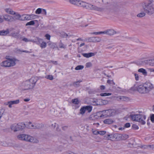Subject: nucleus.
<instances>
[{
  "mask_svg": "<svg viewBox=\"0 0 154 154\" xmlns=\"http://www.w3.org/2000/svg\"><path fill=\"white\" fill-rule=\"evenodd\" d=\"M38 80L36 77H33L29 80L23 82L21 85L22 89L23 90L32 89Z\"/></svg>",
  "mask_w": 154,
  "mask_h": 154,
  "instance_id": "obj_1",
  "label": "nucleus"
},
{
  "mask_svg": "<svg viewBox=\"0 0 154 154\" xmlns=\"http://www.w3.org/2000/svg\"><path fill=\"white\" fill-rule=\"evenodd\" d=\"M153 89L154 86L153 84L149 82H146L143 85H140L137 88L138 91L142 94H148Z\"/></svg>",
  "mask_w": 154,
  "mask_h": 154,
  "instance_id": "obj_2",
  "label": "nucleus"
},
{
  "mask_svg": "<svg viewBox=\"0 0 154 154\" xmlns=\"http://www.w3.org/2000/svg\"><path fill=\"white\" fill-rule=\"evenodd\" d=\"M142 8L144 12L149 15H151L154 13V7L152 1H150L146 3H143Z\"/></svg>",
  "mask_w": 154,
  "mask_h": 154,
  "instance_id": "obj_3",
  "label": "nucleus"
},
{
  "mask_svg": "<svg viewBox=\"0 0 154 154\" xmlns=\"http://www.w3.org/2000/svg\"><path fill=\"white\" fill-rule=\"evenodd\" d=\"M130 117L133 121H139L142 125L145 124L146 122L144 120L146 119V117L144 115L140 114L132 115H130Z\"/></svg>",
  "mask_w": 154,
  "mask_h": 154,
  "instance_id": "obj_4",
  "label": "nucleus"
},
{
  "mask_svg": "<svg viewBox=\"0 0 154 154\" xmlns=\"http://www.w3.org/2000/svg\"><path fill=\"white\" fill-rule=\"evenodd\" d=\"M6 60L0 63L1 66L4 67H7L15 66L17 62H15V60Z\"/></svg>",
  "mask_w": 154,
  "mask_h": 154,
  "instance_id": "obj_5",
  "label": "nucleus"
},
{
  "mask_svg": "<svg viewBox=\"0 0 154 154\" xmlns=\"http://www.w3.org/2000/svg\"><path fill=\"white\" fill-rule=\"evenodd\" d=\"M24 124L21 123L18 124H14L10 126V128L14 132H16L23 129L24 127Z\"/></svg>",
  "mask_w": 154,
  "mask_h": 154,
  "instance_id": "obj_6",
  "label": "nucleus"
},
{
  "mask_svg": "<svg viewBox=\"0 0 154 154\" xmlns=\"http://www.w3.org/2000/svg\"><path fill=\"white\" fill-rule=\"evenodd\" d=\"M115 111L113 109H109L102 112L103 118L110 116L115 114Z\"/></svg>",
  "mask_w": 154,
  "mask_h": 154,
  "instance_id": "obj_7",
  "label": "nucleus"
},
{
  "mask_svg": "<svg viewBox=\"0 0 154 154\" xmlns=\"http://www.w3.org/2000/svg\"><path fill=\"white\" fill-rule=\"evenodd\" d=\"M92 107L89 106H84L82 107L80 110L79 113L82 115H83L86 111H87L88 112H90L92 110Z\"/></svg>",
  "mask_w": 154,
  "mask_h": 154,
  "instance_id": "obj_8",
  "label": "nucleus"
},
{
  "mask_svg": "<svg viewBox=\"0 0 154 154\" xmlns=\"http://www.w3.org/2000/svg\"><path fill=\"white\" fill-rule=\"evenodd\" d=\"M35 40L36 41L37 44L39 45L41 48H45L47 46L46 43L43 41L42 39L38 37H36L35 38Z\"/></svg>",
  "mask_w": 154,
  "mask_h": 154,
  "instance_id": "obj_9",
  "label": "nucleus"
},
{
  "mask_svg": "<svg viewBox=\"0 0 154 154\" xmlns=\"http://www.w3.org/2000/svg\"><path fill=\"white\" fill-rule=\"evenodd\" d=\"M29 128L32 129H37L41 127V124L37 123H32L31 122H29L28 123Z\"/></svg>",
  "mask_w": 154,
  "mask_h": 154,
  "instance_id": "obj_10",
  "label": "nucleus"
},
{
  "mask_svg": "<svg viewBox=\"0 0 154 154\" xmlns=\"http://www.w3.org/2000/svg\"><path fill=\"white\" fill-rule=\"evenodd\" d=\"M88 9L99 11H102V9L101 8L95 5L90 4L89 5Z\"/></svg>",
  "mask_w": 154,
  "mask_h": 154,
  "instance_id": "obj_11",
  "label": "nucleus"
},
{
  "mask_svg": "<svg viewBox=\"0 0 154 154\" xmlns=\"http://www.w3.org/2000/svg\"><path fill=\"white\" fill-rule=\"evenodd\" d=\"M3 20L8 22L13 21V17L7 14L3 15Z\"/></svg>",
  "mask_w": 154,
  "mask_h": 154,
  "instance_id": "obj_12",
  "label": "nucleus"
},
{
  "mask_svg": "<svg viewBox=\"0 0 154 154\" xmlns=\"http://www.w3.org/2000/svg\"><path fill=\"white\" fill-rule=\"evenodd\" d=\"M20 100H15L8 101L7 103L5 104V105H8L9 107L10 108H11L12 107V105L18 104Z\"/></svg>",
  "mask_w": 154,
  "mask_h": 154,
  "instance_id": "obj_13",
  "label": "nucleus"
},
{
  "mask_svg": "<svg viewBox=\"0 0 154 154\" xmlns=\"http://www.w3.org/2000/svg\"><path fill=\"white\" fill-rule=\"evenodd\" d=\"M35 23L37 24V27H38L39 25V24L38 21L37 20H32L29 22L27 23L26 24V26H27L29 25H33Z\"/></svg>",
  "mask_w": 154,
  "mask_h": 154,
  "instance_id": "obj_14",
  "label": "nucleus"
},
{
  "mask_svg": "<svg viewBox=\"0 0 154 154\" xmlns=\"http://www.w3.org/2000/svg\"><path fill=\"white\" fill-rule=\"evenodd\" d=\"M89 4V3H86L85 2L80 1L78 6H80L88 9Z\"/></svg>",
  "mask_w": 154,
  "mask_h": 154,
  "instance_id": "obj_15",
  "label": "nucleus"
},
{
  "mask_svg": "<svg viewBox=\"0 0 154 154\" xmlns=\"http://www.w3.org/2000/svg\"><path fill=\"white\" fill-rule=\"evenodd\" d=\"M13 15H14V16L13 17V21L18 20H21V15H20L19 13L15 12V14Z\"/></svg>",
  "mask_w": 154,
  "mask_h": 154,
  "instance_id": "obj_16",
  "label": "nucleus"
},
{
  "mask_svg": "<svg viewBox=\"0 0 154 154\" xmlns=\"http://www.w3.org/2000/svg\"><path fill=\"white\" fill-rule=\"evenodd\" d=\"M28 142L33 143H38L39 141L36 138L30 136Z\"/></svg>",
  "mask_w": 154,
  "mask_h": 154,
  "instance_id": "obj_17",
  "label": "nucleus"
},
{
  "mask_svg": "<svg viewBox=\"0 0 154 154\" xmlns=\"http://www.w3.org/2000/svg\"><path fill=\"white\" fill-rule=\"evenodd\" d=\"M117 137L121 140H125L128 138V136L127 134H119Z\"/></svg>",
  "mask_w": 154,
  "mask_h": 154,
  "instance_id": "obj_18",
  "label": "nucleus"
},
{
  "mask_svg": "<svg viewBox=\"0 0 154 154\" xmlns=\"http://www.w3.org/2000/svg\"><path fill=\"white\" fill-rule=\"evenodd\" d=\"M107 35H113L115 34H116L117 32L113 29H110L106 30Z\"/></svg>",
  "mask_w": 154,
  "mask_h": 154,
  "instance_id": "obj_19",
  "label": "nucleus"
},
{
  "mask_svg": "<svg viewBox=\"0 0 154 154\" xmlns=\"http://www.w3.org/2000/svg\"><path fill=\"white\" fill-rule=\"evenodd\" d=\"M94 117L95 119H98L100 118L103 117L102 112H99L97 113L94 116Z\"/></svg>",
  "mask_w": 154,
  "mask_h": 154,
  "instance_id": "obj_20",
  "label": "nucleus"
},
{
  "mask_svg": "<svg viewBox=\"0 0 154 154\" xmlns=\"http://www.w3.org/2000/svg\"><path fill=\"white\" fill-rule=\"evenodd\" d=\"M30 16L28 15H21V20H31Z\"/></svg>",
  "mask_w": 154,
  "mask_h": 154,
  "instance_id": "obj_21",
  "label": "nucleus"
},
{
  "mask_svg": "<svg viewBox=\"0 0 154 154\" xmlns=\"http://www.w3.org/2000/svg\"><path fill=\"white\" fill-rule=\"evenodd\" d=\"M82 55L85 57L89 58L94 55V54L92 53H83Z\"/></svg>",
  "mask_w": 154,
  "mask_h": 154,
  "instance_id": "obj_22",
  "label": "nucleus"
},
{
  "mask_svg": "<svg viewBox=\"0 0 154 154\" xmlns=\"http://www.w3.org/2000/svg\"><path fill=\"white\" fill-rule=\"evenodd\" d=\"M5 11L8 14L11 15H13L15 14V11H14L11 9L10 8H7L5 9Z\"/></svg>",
  "mask_w": 154,
  "mask_h": 154,
  "instance_id": "obj_23",
  "label": "nucleus"
},
{
  "mask_svg": "<svg viewBox=\"0 0 154 154\" xmlns=\"http://www.w3.org/2000/svg\"><path fill=\"white\" fill-rule=\"evenodd\" d=\"M9 31L8 29H6V30H2L0 31V35H5L8 34Z\"/></svg>",
  "mask_w": 154,
  "mask_h": 154,
  "instance_id": "obj_24",
  "label": "nucleus"
},
{
  "mask_svg": "<svg viewBox=\"0 0 154 154\" xmlns=\"http://www.w3.org/2000/svg\"><path fill=\"white\" fill-rule=\"evenodd\" d=\"M113 120L111 119H107L103 121L104 123L107 124H111L113 122Z\"/></svg>",
  "mask_w": 154,
  "mask_h": 154,
  "instance_id": "obj_25",
  "label": "nucleus"
},
{
  "mask_svg": "<svg viewBox=\"0 0 154 154\" xmlns=\"http://www.w3.org/2000/svg\"><path fill=\"white\" fill-rule=\"evenodd\" d=\"M69 2L70 3L75 5H76L78 6L79 5V2L80 0H69Z\"/></svg>",
  "mask_w": 154,
  "mask_h": 154,
  "instance_id": "obj_26",
  "label": "nucleus"
},
{
  "mask_svg": "<svg viewBox=\"0 0 154 154\" xmlns=\"http://www.w3.org/2000/svg\"><path fill=\"white\" fill-rule=\"evenodd\" d=\"M138 72L142 73L144 75L146 76L147 75V72L145 69L143 68L140 69L138 70Z\"/></svg>",
  "mask_w": 154,
  "mask_h": 154,
  "instance_id": "obj_27",
  "label": "nucleus"
},
{
  "mask_svg": "<svg viewBox=\"0 0 154 154\" xmlns=\"http://www.w3.org/2000/svg\"><path fill=\"white\" fill-rule=\"evenodd\" d=\"M100 103V105H105L108 103L109 102L107 100L99 99Z\"/></svg>",
  "mask_w": 154,
  "mask_h": 154,
  "instance_id": "obj_28",
  "label": "nucleus"
},
{
  "mask_svg": "<svg viewBox=\"0 0 154 154\" xmlns=\"http://www.w3.org/2000/svg\"><path fill=\"white\" fill-rule=\"evenodd\" d=\"M23 40L25 42H32L33 43H35L37 42V41L35 40H34L30 39H28L26 38H24L23 39Z\"/></svg>",
  "mask_w": 154,
  "mask_h": 154,
  "instance_id": "obj_29",
  "label": "nucleus"
},
{
  "mask_svg": "<svg viewBox=\"0 0 154 154\" xmlns=\"http://www.w3.org/2000/svg\"><path fill=\"white\" fill-rule=\"evenodd\" d=\"M92 104L93 105H99L100 104V103L99 99H95L92 101Z\"/></svg>",
  "mask_w": 154,
  "mask_h": 154,
  "instance_id": "obj_30",
  "label": "nucleus"
},
{
  "mask_svg": "<svg viewBox=\"0 0 154 154\" xmlns=\"http://www.w3.org/2000/svg\"><path fill=\"white\" fill-rule=\"evenodd\" d=\"M81 82H82V81L80 80L77 82H73V85L75 87H78L80 85L79 83Z\"/></svg>",
  "mask_w": 154,
  "mask_h": 154,
  "instance_id": "obj_31",
  "label": "nucleus"
},
{
  "mask_svg": "<svg viewBox=\"0 0 154 154\" xmlns=\"http://www.w3.org/2000/svg\"><path fill=\"white\" fill-rule=\"evenodd\" d=\"M120 100L122 101H128L129 100V98L128 97L124 96H120L119 97Z\"/></svg>",
  "mask_w": 154,
  "mask_h": 154,
  "instance_id": "obj_32",
  "label": "nucleus"
},
{
  "mask_svg": "<svg viewBox=\"0 0 154 154\" xmlns=\"http://www.w3.org/2000/svg\"><path fill=\"white\" fill-rule=\"evenodd\" d=\"M120 7L116 5H114L113 6L112 9L115 11H118L120 10Z\"/></svg>",
  "mask_w": 154,
  "mask_h": 154,
  "instance_id": "obj_33",
  "label": "nucleus"
},
{
  "mask_svg": "<svg viewBox=\"0 0 154 154\" xmlns=\"http://www.w3.org/2000/svg\"><path fill=\"white\" fill-rule=\"evenodd\" d=\"M116 137V135L113 134L108 135L107 138L108 140H112V139L115 138Z\"/></svg>",
  "mask_w": 154,
  "mask_h": 154,
  "instance_id": "obj_34",
  "label": "nucleus"
},
{
  "mask_svg": "<svg viewBox=\"0 0 154 154\" xmlns=\"http://www.w3.org/2000/svg\"><path fill=\"white\" fill-rule=\"evenodd\" d=\"M25 134H21L18 135L17 136V138L19 140H23Z\"/></svg>",
  "mask_w": 154,
  "mask_h": 154,
  "instance_id": "obj_35",
  "label": "nucleus"
},
{
  "mask_svg": "<svg viewBox=\"0 0 154 154\" xmlns=\"http://www.w3.org/2000/svg\"><path fill=\"white\" fill-rule=\"evenodd\" d=\"M146 13L144 12L140 13L137 14V16L139 17H142L145 16Z\"/></svg>",
  "mask_w": 154,
  "mask_h": 154,
  "instance_id": "obj_36",
  "label": "nucleus"
},
{
  "mask_svg": "<svg viewBox=\"0 0 154 154\" xmlns=\"http://www.w3.org/2000/svg\"><path fill=\"white\" fill-rule=\"evenodd\" d=\"M6 58L7 59V60H15V62H17L18 61V60L17 59L14 58H11V57L9 56H6Z\"/></svg>",
  "mask_w": 154,
  "mask_h": 154,
  "instance_id": "obj_37",
  "label": "nucleus"
},
{
  "mask_svg": "<svg viewBox=\"0 0 154 154\" xmlns=\"http://www.w3.org/2000/svg\"><path fill=\"white\" fill-rule=\"evenodd\" d=\"M94 42H100L101 39L98 37H94Z\"/></svg>",
  "mask_w": 154,
  "mask_h": 154,
  "instance_id": "obj_38",
  "label": "nucleus"
},
{
  "mask_svg": "<svg viewBox=\"0 0 154 154\" xmlns=\"http://www.w3.org/2000/svg\"><path fill=\"white\" fill-rule=\"evenodd\" d=\"M45 78L47 79H49L51 80H53L54 79L53 76L51 75H46Z\"/></svg>",
  "mask_w": 154,
  "mask_h": 154,
  "instance_id": "obj_39",
  "label": "nucleus"
},
{
  "mask_svg": "<svg viewBox=\"0 0 154 154\" xmlns=\"http://www.w3.org/2000/svg\"><path fill=\"white\" fill-rule=\"evenodd\" d=\"M5 111V109L4 108H1L0 109V117L1 118L4 114Z\"/></svg>",
  "mask_w": 154,
  "mask_h": 154,
  "instance_id": "obj_40",
  "label": "nucleus"
},
{
  "mask_svg": "<svg viewBox=\"0 0 154 154\" xmlns=\"http://www.w3.org/2000/svg\"><path fill=\"white\" fill-rule=\"evenodd\" d=\"M84 66L82 65H79L77 66L75 68L76 70H79L82 69L84 68Z\"/></svg>",
  "mask_w": 154,
  "mask_h": 154,
  "instance_id": "obj_41",
  "label": "nucleus"
},
{
  "mask_svg": "<svg viewBox=\"0 0 154 154\" xmlns=\"http://www.w3.org/2000/svg\"><path fill=\"white\" fill-rule=\"evenodd\" d=\"M86 40L89 42H94V37H90L87 38Z\"/></svg>",
  "mask_w": 154,
  "mask_h": 154,
  "instance_id": "obj_42",
  "label": "nucleus"
},
{
  "mask_svg": "<svg viewBox=\"0 0 154 154\" xmlns=\"http://www.w3.org/2000/svg\"><path fill=\"white\" fill-rule=\"evenodd\" d=\"M111 93H101L100 95L101 96H110L111 95Z\"/></svg>",
  "mask_w": 154,
  "mask_h": 154,
  "instance_id": "obj_43",
  "label": "nucleus"
},
{
  "mask_svg": "<svg viewBox=\"0 0 154 154\" xmlns=\"http://www.w3.org/2000/svg\"><path fill=\"white\" fill-rule=\"evenodd\" d=\"M42 9L41 8L37 9L35 12V14H41L42 11Z\"/></svg>",
  "mask_w": 154,
  "mask_h": 154,
  "instance_id": "obj_44",
  "label": "nucleus"
},
{
  "mask_svg": "<svg viewBox=\"0 0 154 154\" xmlns=\"http://www.w3.org/2000/svg\"><path fill=\"white\" fill-rule=\"evenodd\" d=\"M48 45L51 48H55V44L53 43L49 42Z\"/></svg>",
  "mask_w": 154,
  "mask_h": 154,
  "instance_id": "obj_45",
  "label": "nucleus"
},
{
  "mask_svg": "<svg viewBox=\"0 0 154 154\" xmlns=\"http://www.w3.org/2000/svg\"><path fill=\"white\" fill-rule=\"evenodd\" d=\"M72 102L75 104H78L79 101L77 99H75L72 100Z\"/></svg>",
  "mask_w": 154,
  "mask_h": 154,
  "instance_id": "obj_46",
  "label": "nucleus"
},
{
  "mask_svg": "<svg viewBox=\"0 0 154 154\" xmlns=\"http://www.w3.org/2000/svg\"><path fill=\"white\" fill-rule=\"evenodd\" d=\"M92 66V64L91 62H88L86 63L85 66L86 68H89Z\"/></svg>",
  "mask_w": 154,
  "mask_h": 154,
  "instance_id": "obj_47",
  "label": "nucleus"
},
{
  "mask_svg": "<svg viewBox=\"0 0 154 154\" xmlns=\"http://www.w3.org/2000/svg\"><path fill=\"white\" fill-rule=\"evenodd\" d=\"M107 83H108L109 84H112V85H115V83L113 82V81L112 80H111L110 79L108 80L107 81Z\"/></svg>",
  "mask_w": 154,
  "mask_h": 154,
  "instance_id": "obj_48",
  "label": "nucleus"
},
{
  "mask_svg": "<svg viewBox=\"0 0 154 154\" xmlns=\"http://www.w3.org/2000/svg\"><path fill=\"white\" fill-rule=\"evenodd\" d=\"M149 64L151 66H154V59L149 60Z\"/></svg>",
  "mask_w": 154,
  "mask_h": 154,
  "instance_id": "obj_49",
  "label": "nucleus"
},
{
  "mask_svg": "<svg viewBox=\"0 0 154 154\" xmlns=\"http://www.w3.org/2000/svg\"><path fill=\"white\" fill-rule=\"evenodd\" d=\"M150 145H144L142 146L141 147L143 149H150Z\"/></svg>",
  "mask_w": 154,
  "mask_h": 154,
  "instance_id": "obj_50",
  "label": "nucleus"
},
{
  "mask_svg": "<svg viewBox=\"0 0 154 154\" xmlns=\"http://www.w3.org/2000/svg\"><path fill=\"white\" fill-rule=\"evenodd\" d=\"M59 47L60 48L65 49L66 48V45H65L62 43H60L59 45Z\"/></svg>",
  "mask_w": 154,
  "mask_h": 154,
  "instance_id": "obj_51",
  "label": "nucleus"
},
{
  "mask_svg": "<svg viewBox=\"0 0 154 154\" xmlns=\"http://www.w3.org/2000/svg\"><path fill=\"white\" fill-rule=\"evenodd\" d=\"M92 132L93 133L94 135H97L98 134L99 131L97 130L92 129Z\"/></svg>",
  "mask_w": 154,
  "mask_h": 154,
  "instance_id": "obj_52",
  "label": "nucleus"
},
{
  "mask_svg": "<svg viewBox=\"0 0 154 154\" xmlns=\"http://www.w3.org/2000/svg\"><path fill=\"white\" fill-rule=\"evenodd\" d=\"M76 23H80L83 21V20L81 18H78L76 20Z\"/></svg>",
  "mask_w": 154,
  "mask_h": 154,
  "instance_id": "obj_53",
  "label": "nucleus"
},
{
  "mask_svg": "<svg viewBox=\"0 0 154 154\" xmlns=\"http://www.w3.org/2000/svg\"><path fill=\"white\" fill-rule=\"evenodd\" d=\"M150 120L151 121L153 122H154V114H152L150 115Z\"/></svg>",
  "mask_w": 154,
  "mask_h": 154,
  "instance_id": "obj_54",
  "label": "nucleus"
},
{
  "mask_svg": "<svg viewBox=\"0 0 154 154\" xmlns=\"http://www.w3.org/2000/svg\"><path fill=\"white\" fill-rule=\"evenodd\" d=\"M132 128L134 129L135 130L138 129L139 128V127H138V126L137 125H135V124H133L132 125Z\"/></svg>",
  "mask_w": 154,
  "mask_h": 154,
  "instance_id": "obj_55",
  "label": "nucleus"
},
{
  "mask_svg": "<svg viewBox=\"0 0 154 154\" xmlns=\"http://www.w3.org/2000/svg\"><path fill=\"white\" fill-rule=\"evenodd\" d=\"M106 133V132L104 131H99L98 134L101 135H103Z\"/></svg>",
  "mask_w": 154,
  "mask_h": 154,
  "instance_id": "obj_56",
  "label": "nucleus"
},
{
  "mask_svg": "<svg viewBox=\"0 0 154 154\" xmlns=\"http://www.w3.org/2000/svg\"><path fill=\"white\" fill-rule=\"evenodd\" d=\"M45 37L46 38V39L48 40H50V39L51 36L48 34H46L45 35Z\"/></svg>",
  "mask_w": 154,
  "mask_h": 154,
  "instance_id": "obj_57",
  "label": "nucleus"
},
{
  "mask_svg": "<svg viewBox=\"0 0 154 154\" xmlns=\"http://www.w3.org/2000/svg\"><path fill=\"white\" fill-rule=\"evenodd\" d=\"M130 126V124L129 123H126L124 126V127L125 128H128Z\"/></svg>",
  "mask_w": 154,
  "mask_h": 154,
  "instance_id": "obj_58",
  "label": "nucleus"
},
{
  "mask_svg": "<svg viewBox=\"0 0 154 154\" xmlns=\"http://www.w3.org/2000/svg\"><path fill=\"white\" fill-rule=\"evenodd\" d=\"M57 124L56 123H53V124L51 125V127L52 128H55V127L57 126Z\"/></svg>",
  "mask_w": 154,
  "mask_h": 154,
  "instance_id": "obj_59",
  "label": "nucleus"
},
{
  "mask_svg": "<svg viewBox=\"0 0 154 154\" xmlns=\"http://www.w3.org/2000/svg\"><path fill=\"white\" fill-rule=\"evenodd\" d=\"M61 130L60 129L58 125H57V128L56 129V131L57 132H59Z\"/></svg>",
  "mask_w": 154,
  "mask_h": 154,
  "instance_id": "obj_60",
  "label": "nucleus"
},
{
  "mask_svg": "<svg viewBox=\"0 0 154 154\" xmlns=\"http://www.w3.org/2000/svg\"><path fill=\"white\" fill-rule=\"evenodd\" d=\"M150 149H151L154 150V144L152 145H150Z\"/></svg>",
  "mask_w": 154,
  "mask_h": 154,
  "instance_id": "obj_61",
  "label": "nucleus"
},
{
  "mask_svg": "<svg viewBox=\"0 0 154 154\" xmlns=\"http://www.w3.org/2000/svg\"><path fill=\"white\" fill-rule=\"evenodd\" d=\"M100 89L103 90L105 89V86L104 85H101L100 87Z\"/></svg>",
  "mask_w": 154,
  "mask_h": 154,
  "instance_id": "obj_62",
  "label": "nucleus"
},
{
  "mask_svg": "<svg viewBox=\"0 0 154 154\" xmlns=\"http://www.w3.org/2000/svg\"><path fill=\"white\" fill-rule=\"evenodd\" d=\"M89 119L90 120H94L95 119L94 118V116L93 115H91L89 117Z\"/></svg>",
  "mask_w": 154,
  "mask_h": 154,
  "instance_id": "obj_63",
  "label": "nucleus"
},
{
  "mask_svg": "<svg viewBox=\"0 0 154 154\" xmlns=\"http://www.w3.org/2000/svg\"><path fill=\"white\" fill-rule=\"evenodd\" d=\"M42 14L45 15H46V11L44 9H42Z\"/></svg>",
  "mask_w": 154,
  "mask_h": 154,
  "instance_id": "obj_64",
  "label": "nucleus"
}]
</instances>
